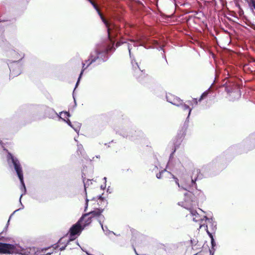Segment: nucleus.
<instances>
[{
	"instance_id": "f257e3e1",
	"label": "nucleus",
	"mask_w": 255,
	"mask_h": 255,
	"mask_svg": "<svg viewBox=\"0 0 255 255\" xmlns=\"http://www.w3.org/2000/svg\"><path fill=\"white\" fill-rule=\"evenodd\" d=\"M90 3L96 9L107 28L108 40L107 41L97 44L95 48L91 52L88 59L85 60V63H82V70L76 84L75 89L78 86L83 71L85 69L93 64L97 65L107 61L109 58L110 52H113L115 50L114 44L116 40H115V39L118 37V34L120 35L121 37L122 33L121 29L122 25H119L117 22L120 21L122 22V24L123 26H125V25L121 17H117L115 20L116 21L115 22L111 20H107L100 12L96 4L93 1H91Z\"/></svg>"
},
{
	"instance_id": "f03ea898",
	"label": "nucleus",
	"mask_w": 255,
	"mask_h": 255,
	"mask_svg": "<svg viewBox=\"0 0 255 255\" xmlns=\"http://www.w3.org/2000/svg\"><path fill=\"white\" fill-rule=\"evenodd\" d=\"M7 161L8 165L10 167H13L14 170L15 171L16 174L20 180L21 187L20 190L21 191V194L20 195V197L19 198V202H20L21 207L15 210L10 216L9 219L7 221V223L3 230V231L0 233V240L2 241L3 242L8 241V238H5L3 235H4V233H5L7 231V229L9 225V223L10 218L17 211L20 210L21 209L24 208V206L22 204L21 202V199L23 195L25 194L26 192V187L24 182L23 180V174L22 168L21 165L20 163V162L18 158L13 155L11 153L8 152L7 156H6ZM20 246L17 244H10L6 243H0V253L4 254H16V252L19 251Z\"/></svg>"
},
{
	"instance_id": "7ed1b4c3",
	"label": "nucleus",
	"mask_w": 255,
	"mask_h": 255,
	"mask_svg": "<svg viewBox=\"0 0 255 255\" xmlns=\"http://www.w3.org/2000/svg\"><path fill=\"white\" fill-rule=\"evenodd\" d=\"M130 41L131 42L130 43H128V49L129 52L132 69L133 71V75L138 81L142 82L143 81L144 79L146 77V76L144 71L141 70L139 64L136 62L134 56L131 53L132 46L137 47L138 46H143L144 48L147 49L151 47V46H147L146 45V43H152L154 45H157L158 44L157 41L150 40L149 38L144 36L138 39L136 41L130 40Z\"/></svg>"
},
{
	"instance_id": "20e7f679",
	"label": "nucleus",
	"mask_w": 255,
	"mask_h": 255,
	"mask_svg": "<svg viewBox=\"0 0 255 255\" xmlns=\"http://www.w3.org/2000/svg\"><path fill=\"white\" fill-rule=\"evenodd\" d=\"M172 178L175 184L178 187V191L183 192L184 196V201L185 202L186 198L188 199L192 198L193 188H196L197 184L196 181L197 179H201L203 177V175L201 173L199 169H194L192 172V175L190 178H182L180 181L174 175L172 174Z\"/></svg>"
},
{
	"instance_id": "39448f33",
	"label": "nucleus",
	"mask_w": 255,
	"mask_h": 255,
	"mask_svg": "<svg viewBox=\"0 0 255 255\" xmlns=\"http://www.w3.org/2000/svg\"><path fill=\"white\" fill-rule=\"evenodd\" d=\"M10 52L15 59L8 63V66L10 70V77H14L19 75L21 72L23 64L21 60L24 57V54L18 53L14 50Z\"/></svg>"
},
{
	"instance_id": "423d86ee",
	"label": "nucleus",
	"mask_w": 255,
	"mask_h": 255,
	"mask_svg": "<svg viewBox=\"0 0 255 255\" xmlns=\"http://www.w3.org/2000/svg\"><path fill=\"white\" fill-rule=\"evenodd\" d=\"M193 201L194 200L192 198L189 199L186 198L185 202H179L178 205L189 211L190 215L193 217V220L195 222H199V228L201 229L202 227L205 226V224L203 223V222L204 220H205V218L204 217L202 218L201 215L197 213L196 210L192 209Z\"/></svg>"
},
{
	"instance_id": "0eeeda50",
	"label": "nucleus",
	"mask_w": 255,
	"mask_h": 255,
	"mask_svg": "<svg viewBox=\"0 0 255 255\" xmlns=\"http://www.w3.org/2000/svg\"><path fill=\"white\" fill-rule=\"evenodd\" d=\"M116 132L124 138H128L130 140L136 139V131L128 126H123L116 129Z\"/></svg>"
},
{
	"instance_id": "6e6552de",
	"label": "nucleus",
	"mask_w": 255,
	"mask_h": 255,
	"mask_svg": "<svg viewBox=\"0 0 255 255\" xmlns=\"http://www.w3.org/2000/svg\"><path fill=\"white\" fill-rule=\"evenodd\" d=\"M166 168L176 173L183 171L184 168L179 159L173 158V155L170 154Z\"/></svg>"
},
{
	"instance_id": "1a4fd4ad",
	"label": "nucleus",
	"mask_w": 255,
	"mask_h": 255,
	"mask_svg": "<svg viewBox=\"0 0 255 255\" xmlns=\"http://www.w3.org/2000/svg\"><path fill=\"white\" fill-rule=\"evenodd\" d=\"M83 229L84 228L81 225L80 221L72 225L69 231L70 240H75L77 238L76 236H79Z\"/></svg>"
},
{
	"instance_id": "9d476101",
	"label": "nucleus",
	"mask_w": 255,
	"mask_h": 255,
	"mask_svg": "<svg viewBox=\"0 0 255 255\" xmlns=\"http://www.w3.org/2000/svg\"><path fill=\"white\" fill-rule=\"evenodd\" d=\"M191 191L192 192V195L191 197L194 200L193 201V206L195 205L198 202H202L205 200V197L204 193L202 191L197 189V187L195 188V189L193 188V190H192Z\"/></svg>"
},
{
	"instance_id": "9b49d317",
	"label": "nucleus",
	"mask_w": 255,
	"mask_h": 255,
	"mask_svg": "<svg viewBox=\"0 0 255 255\" xmlns=\"http://www.w3.org/2000/svg\"><path fill=\"white\" fill-rule=\"evenodd\" d=\"M19 251L16 252V254L21 255H38V249L34 247L23 248L20 246Z\"/></svg>"
},
{
	"instance_id": "f8f14e48",
	"label": "nucleus",
	"mask_w": 255,
	"mask_h": 255,
	"mask_svg": "<svg viewBox=\"0 0 255 255\" xmlns=\"http://www.w3.org/2000/svg\"><path fill=\"white\" fill-rule=\"evenodd\" d=\"M166 98L168 102L177 107L179 106V104L180 103V102H181L182 100L179 97L171 94H167Z\"/></svg>"
},
{
	"instance_id": "ddd939ff",
	"label": "nucleus",
	"mask_w": 255,
	"mask_h": 255,
	"mask_svg": "<svg viewBox=\"0 0 255 255\" xmlns=\"http://www.w3.org/2000/svg\"><path fill=\"white\" fill-rule=\"evenodd\" d=\"M204 218H205V221H207L208 225H205V227L206 228V231H208V228L211 229V231L215 232L217 229V223L213 220L212 218H207L206 216H204Z\"/></svg>"
},
{
	"instance_id": "4468645a",
	"label": "nucleus",
	"mask_w": 255,
	"mask_h": 255,
	"mask_svg": "<svg viewBox=\"0 0 255 255\" xmlns=\"http://www.w3.org/2000/svg\"><path fill=\"white\" fill-rule=\"evenodd\" d=\"M104 211L103 209L101 208H97L96 209L94 210V211H91L89 213H86L82 215V217L81 218V219L82 218H85L87 216H91V217L93 218H97V217L99 216L100 214H102Z\"/></svg>"
},
{
	"instance_id": "2eb2a0df",
	"label": "nucleus",
	"mask_w": 255,
	"mask_h": 255,
	"mask_svg": "<svg viewBox=\"0 0 255 255\" xmlns=\"http://www.w3.org/2000/svg\"><path fill=\"white\" fill-rule=\"evenodd\" d=\"M45 114L46 117L50 119H54L58 116V114H57L55 110L50 108H46L45 109Z\"/></svg>"
},
{
	"instance_id": "dca6fc26",
	"label": "nucleus",
	"mask_w": 255,
	"mask_h": 255,
	"mask_svg": "<svg viewBox=\"0 0 255 255\" xmlns=\"http://www.w3.org/2000/svg\"><path fill=\"white\" fill-rule=\"evenodd\" d=\"M180 103L179 104V106H178V107L181 108V109L183 111H187L188 112V116L187 117L186 120H188L190 116L192 108H191L189 107V106L184 103L183 101L182 100L181 102H180Z\"/></svg>"
},
{
	"instance_id": "f3484780",
	"label": "nucleus",
	"mask_w": 255,
	"mask_h": 255,
	"mask_svg": "<svg viewBox=\"0 0 255 255\" xmlns=\"http://www.w3.org/2000/svg\"><path fill=\"white\" fill-rule=\"evenodd\" d=\"M73 240H70V238L68 240H67L65 237L61 238L58 241V243L55 244L53 246V248L54 249H57L61 245H65L67 244V245L69 244L70 241H72Z\"/></svg>"
},
{
	"instance_id": "a211bd4d",
	"label": "nucleus",
	"mask_w": 255,
	"mask_h": 255,
	"mask_svg": "<svg viewBox=\"0 0 255 255\" xmlns=\"http://www.w3.org/2000/svg\"><path fill=\"white\" fill-rule=\"evenodd\" d=\"M77 153L78 155H80L83 158H86L87 155L86 154L85 151L83 148V145L79 143H77Z\"/></svg>"
},
{
	"instance_id": "6ab92c4d",
	"label": "nucleus",
	"mask_w": 255,
	"mask_h": 255,
	"mask_svg": "<svg viewBox=\"0 0 255 255\" xmlns=\"http://www.w3.org/2000/svg\"><path fill=\"white\" fill-rule=\"evenodd\" d=\"M207 233L211 239V249H210L209 251L210 252V250H212V252H213V253H214V252L215 251V247L216 246L215 241L214 239L212 234L211 232H210L209 231L207 230Z\"/></svg>"
},
{
	"instance_id": "aec40b11",
	"label": "nucleus",
	"mask_w": 255,
	"mask_h": 255,
	"mask_svg": "<svg viewBox=\"0 0 255 255\" xmlns=\"http://www.w3.org/2000/svg\"><path fill=\"white\" fill-rule=\"evenodd\" d=\"M70 117V115L69 112H61L58 114L57 118H59V119L62 120L64 121V120H66V118H69Z\"/></svg>"
},
{
	"instance_id": "412c9836",
	"label": "nucleus",
	"mask_w": 255,
	"mask_h": 255,
	"mask_svg": "<svg viewBox=\"0 0 255 255\" xmlns=\"http://www.w3.org/2000/svg\"><path fill=\"white\" fill-rule=\"evenodd\" d=\"M81 125V123L77 122H75L73 123L72 128L78 133V134H79Z\"/></svg>"
},
{
	"instance_id": "4be33fe9",
	"label": "nucleus",
	"mask_w": 255,
	"mask_h": 255,
	"mask_svg": "<svg viewBox=\"0 0 255 255\" xmlns=\"http://www.w3.org/2000/svg\"><path fill=\"white\" fill-rule=\"evenodd\" d=\"M181 142L182 139L181 138L177 139L176 141L174 143V149L172 152L171 153V154H172V155L174 154L176 150L179 147L181 143Z\"/></svg>"
},
{
	"instance_id": "5701e85b",
	"label": "nucleus",
	"mask_w": 255,
	"mask_h": 255,
	"mask_svg": "<svg viewBox=\"0 0 255 255\" xmlns=\"http://www.w3.org/2000/svg\"><path fill=\"white\" fill-rule=\"evenodd\" d=\"M235 92H233V91H230L229 89H228V88L227 89V92L230 94L231 95V94H232L233 93L235 94L236 95H237L238 96H240V91L239 90V88L237 86H235Z\"/></svg>"
},
{
	"instance_id": "b1692460",
	"label": "nucleus",
	"mask_w": 255,
	"mask_h": 255,
	"mask_svg": "<svg viewBox=\"0 0 255 255\" xmlns=\"http://www.w3.org/2000/svg\"><path fill=\"white\" fill-rule=\"evenodd\" d=\"M92 217H91V216H87V217H86L85 218H82V219H80L79 221H81L82 220H85V226H86V225H89V224L91 223V221H92Z\"/></svg>"
},
{
	"instance_id": "393cba45",
	"label": "nucleus",
	"mask_w": 255,
	"mask_h": 255,
	"mask_svg": "<svg viewBox=\"0 0 255 255\" xmlns=\"http://www.w3.org/2000/svg\"><path fill=\"white\" fill-rule=\"evenodd\" d=\"M101 226L105 235L114 234V232L109 230L107 226H104L103 225H102Z\"/></svg>"
},
{
	"instance_id": "a878e982",
	"label": "nucleus",
	"mask_w": 255,
	"mask_h": 255,
	"mask_svg": "<svg viewBox=\"0 0 255 255\" xmlns=\"http://www.w3.org/2000/svg\"><path fill=\"white\" fill-rule=\"evenodd\" d=\"M97 221L101 226L102 225H103V222L105 219V217L104 215H103L102 214H100L99 216L97 218Z\"/></svg>"
},
{
	"instance_id": "bb28decb",
	"label": "nucleus",
	"mask_w": 255,
	"mask_h": 255,
	"mask_svg": "<svg viewBox=\"0 0 255 255\" xmlns=\"http://www.w3.org/2000/svg\"><path fill=\"white\" fill-rule=\"evenodd\" d=\"M83 183H84V186L85 188V191L86 195H87V192H86V188L88 187V186L90 185V180H88L86 182H85V178L84 177L83 175H82Z\"/></svg>"
},
{
	"instance_id": "cd10ccee",
	"label": "nucleus",
	"mask_w": 255,
	"mask_h": 255,
	"mask_svg": "<svg viewBox=\"0 0 255 255\" xmlns=\"http://www.w3.org/2000/svg\"><path fill=\"white\" fill-rule=\"evenodd\" d=\"M98 199L100 200V201H101V203H103V205L105 206H107L108 204V201L107 200L105 199L104 197H103L102 195H99L98 196Z\"/></svg>"
},
{
	"instance_id": "c85d7f7f",
	"label": "nucleus",
	"mask_w": 255,
	"mask_h": 255,
	"mask_svg": "<svg viewBox=\"0 0 255 255\" xmlns=\"http://www.w3.org/2000/svg\"><path fill=\"white\" fill-rule=\"evenodd\" d=\"M158 164H155L154 166H152L150 168V170L152 171V172H156L158 170Z\"/></svg>"
},
{
	"instance_id": "c756f323",
	"label": "nucleus",
	"mask_w": 255,
	"mask_h": 255,
	"mask_svg": "<svg viewBox=\"0 0 255 255\" xmlns=\"http://www.w3.org/2000/svg\"><path fill=\"white\" fill-rule=\"evenodd\" d=\"M166 171L165 169L162 170L159 172V173H157L156 174V177L158 179H161L162 176V174Z\"/></svg>"
},
{
	"instance_id": "7c9ffc66",
	"label": "nucleus",
	"mask_w": 255,
	"mask_h": 255,
	"mask_svg": "<svg viewBox=\"0 0 255 255\" xmlns=\"http://www.w3.org/2000/svg\"><path fill=\"white\" fill-rule=\"evenodd\" d=\"M192 102L195 105H197L199 101L196 98H193L192 101H187L186 102L188 104H191Z\"/></svg>"
},
{
	"instance_id": "2f4dec72",
	"label": "nucleus",
	"mask_w": 255,
	"mask_h": 255,
	"mask_svg": "<svg viewBox=\"0 0 255 255\" xmlns=\"http://www.w3.org/2000/svg\"><path fill=\"white\" fill-rule=\"evenodd\" d=\"M126 43V41H125L123 38H122L119 41H118L116 44L117 47L121 45V44Z\"/></svg>"
},
{
	"instance_id": "473e14b6",
	"label": "nucleus",
	"mask_w": 255,
	"mask_h": 255,
	"mask_svg": "<svg viewBox=\"0 0 255 255\" xmlns=\"http://www.w3.org/2000/svg\"><path fill=\"white\" fill-rule=\"evenodd\" d=\"M210 88H209L207 91H205V92H204V93L201 95V96H202V97H203V98H204V99L205 98H206V97L207 96V95H208V93H209V91L210 90Z\"/></svg>"
},
{
	"instance_id": "72a5a7b5",
	"label": "nucleus",
	"mask_w": 255,
	"mask_h": 255,
	"mask_svg": "<svg viewBox=\"0 0 255 255\" xmlns=\"http://www.w3.org/2000/svg\"><path fill=\"white\" fill-rule=\"evenodd\" d=\"M64 121L65 122H66V123H67V124L70 126L71 127V128H72V125L73 124L70 122V121L68 119L67 120H64Z\"/></svg>"
},
{
	"instance_id": "f704fd0d",
	"label": "nucleus",
	"mask_w": 255,
	"mask_h": 255,
	"mask_svg": "<svg viewBox=\"0 0 255 255\" xmlns=\"http://www.w3.org/2000/svg\"><path fill=\"white\" fill-rule=\"evenodd\" d=\"M88 202H89V199H88L87 198H86L84 211H86L88 209Z\"/></svg>"
},
{
	"instance_id": "c9c22d12",
	"label": "nucleus",
	"mask_w": 255,
	"mask_h": 255,
	"mask_svg": "<svg viewBox=\"0 0 255 255\" xmlns=\"http://www.w3.org/2000/svg\"><path fill=\"white\" fill-rule=\"evenodd\" d=\"M116 233L114 232V234H106V236H108L111 239H113V236L116 235Z\"/></svg>"
},
{
	"instance_id": "e433bc0d",
	"label": "nucleus",
	"mask_w": 255,
	"mask_h": 255,
	"mask_svg": "<svg viewBox=\"0 0 255 255\" xmlns=\"http://www.w3.org/2000/svg\"><path fill=\"white\" fill-rule=\"evenodd\" d=\"M66 247H67V244H65V245H63L62 246L60 247V250L61 251L64 250Z\"/></svg>"
},
{
	"instance_id": "4c0bfd02",
	"label": "nucleus",
	"mask_w": 255,
	"mask_h": 255,
	"mask_svg": "<svg viewBox=\"0 0 255 255\" xmlns=\"http://www.w3.org/2000/svg\"><path fill=\"white\" fill-rule=\"evenodd\" d=\"M107 192L109 193V194H111L112 193V189L110 188V187L109 186L108 188H107Z\"/></svg>"
},
{
	"instance_id": "58836bf2",
	"label": "nucleus",
	"mask_w": 255,
	"mask_h": 255,
	"mask_svg": "<svg viewBox=\"0 0 255 255\" xmlns=\"http://www.w3.org/2000/svg\"><path fill=\"white\" fill-rule=\"evenodd\" d=\"M106 187V184H105L104 183V185H102L101 186V188L102 189H105Z\"/></svg>"
},
{
	"instance_id": "ea45409f",
	"label": "nucleus",
	"mask_w": 255,
	"mask_h": 255,
	"mask_svg": "<svg viewBox=\"0 0 255 255\" xmlns=\"http://www.w3.org/2000/svg\"><path fill=\"white\" fill-rule=\"evenodd\" d=\"M40 253V251L38 250V255H39V253ZM51 254V253H48L45 255H50Z\"/></svg>"
},
{
	"instance_id": "a19ab883",
	"label": "nucleus",
	"mask_w": 255,
	"mask_h": 255,
	"mask_svg": "<svg viewBox=\"0 0 255 255\" xmlns=\"http://www.w3.org/2000/svg\"><path fill=\"white\" fill-rule=\"evenodd\" d=\"M203 99H204V98H203V97H202L201 96L200 98H199V99L198 100V101H199V102H201V101L202 100H203Z\"/></svg>"
},
{
	"instance_id": "79ce46f5",
	"label": "nucleus",
	"mask_w": 255,
	"mask_h": 255,
	"mask_svg": "<svg viewBox=\"0 0 255 255\" xmlns=\"http://www.w3.org/2000/svg\"><path fill=\"white\" fill-rule=\"evenodd\" d=\"M245 0L246 1L248 2L249 5L250 6V3L251 0Z\"/></svg>"
},
{
	"instance_id": "37998d69",
	"label": "nucleus",
	"mask_w": 255,
	"mask_h": 255,
	"mask_svg": "<svg viewBox=\"0 0 255 255\" xmlns=\"http://www.w3.org/2000/svg\"><path fill=\"white\" fill-rule=\"evenodd\" d=\"M103 180L105 181V184H106L107 182V178L106 177H104Z\"/></svg>"
},
{
	"instance_id": "c03bdc74",
	"label": "nucleus",
	"mask_w": 255,
	"mask_h": 255,
	"mask_svg": "<svg viewBox=\"0 0 255 255\" xmlns=\"http://www.w3.org/2000/svg\"><path fill=\"white\" fill-rule=\"evenodd\" d=\"M214 254L213 252H212V250H210V255H214Z\"/></svg>"
},
{
	"instance_id": "a18cd8bd",
	"label": "nucleus",
	"mask_w": 255,
	"mask_h": 255,
	"mask_svg": "<svg viewBox=\"0 0 255 255\" xmlns=\"http://www.w3.org/2000/svg\"><path fill=\"white\" fill-rule=\"evenodd\" d=\"M86 253L87 255H92V254L89 253L88 252H86Z\"/></svg>"
},
{
	"instance_id": "49530a36",
	"label": "nucleus",
	"mask_w": 255,
	"mask_h": 255,
	"mask_svg": "<svg viewBox=\"0 0 255 255\" xmlns=\"http://www.w3.org/2000/svg\"><path fill=\"white\" fill-rule=\"evenodd\" d=\"M163 57H164V58L165 59L166 62V63H167V60H166V57H165V55H164V56H163Z\"/></svg>"
},
{
	"instance_id": "de8ad7c7",
	"label": "nucleus",
	"mask_w": 255,
	"mask_h": 255,
	"mask_svg": "<svg viewBox=\"0 0 255 255\" xmlns=\"http://www.w3.org/2000/svg\"><path fill=\"white\" fill-rule=\"evenodd\" d=\"M96 157L97 158H99L100 157V156L99 155H96Z\"/></svg>"
},
{
	"instance_id": "09e8293b",
	"label": "nucleus",
	"mask_w": 255,
	"mask_h": 255,
	"mask_svg": "<svg viewBox=\"0 0 255 255\" xmlns=\"http://www.w3.org/2000/svg\"><path fill=\"white\" fill-rule=\"evenodd\" d=\"M74 140L77 142L79 143L77 139L76 138V137L74 138Z\"/></svg>"
},
{
	"instance_id": "8fccbe9b",
	"label": "nucleus",
	"mask_w": 255,
	"mask_h": 255,
	"mask_svg": "<svg viewBox=\"0 0 255 255\" xmlns=\"http://www.w3.org/2000/svg\"><path fill=\"white\" fill-rule=\"evenodd\" d=\"M82 250L84 252H85L86 253V252H87L85 250V249H83V248H81Z\"/></svg>"
},
{
	"instance_id": "3c124183",
	"label": "nucleus",
	"mask_w": 255,
	"mask_h": 255,
	"mask_svg": "<svg viewBox=\"0 0 255 255\" xmlns=\"http://www.w3.org/2000/svg\"><path fill=\"white\" fill-rule=\"evenodd\" d=\"M115 236H120V234H116V235Z\"/></svg>"
},
{
	"instance_id": "603ef678",
	"label": "nucleus",
	"mask_w": 255,
	"mask_h": 255,
	"mask_svg": "<svg viewBox=\"0 0 255 255\" xmlns=\"http://www.w3.org/2000/svg\"><path fill=\"white\" fill-rule=\"evenodd\" d=\"M88 0V1H89L90 2L91 1H92V0Z\"/></svg>"
},
{
	"instance_id": "864d4df0",
	"label": "nucleus",
	"mask_w": 255,
	"mask_h": 255,
	"mask_svg": "<svg viewBox=\"0 0 255 255\" xmlns=\"http://www.w3.org/2000/svg\"><path fill=\"white\" fill-rule=\"evenodd\" d=\"M76 244H77V245H78L79 246H79V245L78 242H76Z\"/></svg>"
},
{
	"instance_id": "5fc2aeb1",
	"label": "nucleus",
	"mask_w": 255,
	"mask_h": 255,
	"mask_svg": "<svg viewBox=\"0 0 255 255\" xmlns=\"http://www.w3.org/2000/svg\"><path fill=\"white\" fill-rule=\"evenodd\" d=\"M160 49H161V50H162V47L160 46Z\"/></svg>"
},
{
	"instance_id": "6e6d98bb",
	"label": "nucleus",
	"mask_w": 255,
	"mask_h": 255,
	"mask_svg": "<svg viewBox=\"0 0 255 255\" xmlns=\"http://www.w3.org/2000/svg\"><path fill=\"white\" fill-rule=\"evenodd\" d=\"M136 255H138V254H137V253H136Z\"/></svg>"
},
{
	"instance_id": "4d7b16f0",
	"label": "nucleus",
	"mask_w": 255,
	"mask_h": 255,
	"mask_svg": "<svg viewBox=\"0 0 255 255\" xmlns=\"http://www.w3.org/2000/svg\"><path fill=\"white\" fill-rule=\"evenodd\" d=\"M136 255H138V254H137V253H136Z\"/></svg>"
},
{
	"instance_id": "13d9d810",
	"label": "nucleus",
	"mask_w": 255,
	"mask_h": 255,
	"mask_svg": "<svg viewBox=\"0 0 255 255\" xmlns=\"http://www.w3.org/2000/svg\"><path fill=\"white\" fill-rule=\"evenodd\" d=\"M136 255H138V254H137V253H136Z\"/></svg>"
}]
</instances>
